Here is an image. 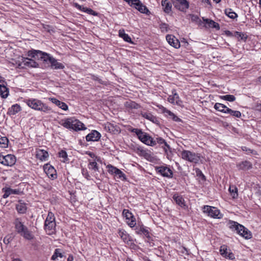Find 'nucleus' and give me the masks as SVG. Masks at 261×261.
<instances>
[{
    "label": "nucleus",
    "mask_w": 261,
    "mask_h": 261,
    "mask_svg": "<svg viewBox=\"0 0 261 261\" xmlns=\"http://www.w3.org/2000/svg\"><path fill=\"white\" fill-rule=\"evenodd\" d=\"M60 124L67 129H72L75 131L86 129L84 124L79 120L74 117L65 119L61 121Z\"/></svg>",
    "instance_id": "f257e3e1"
},
{
    "label": "nucleus",
    "mask_w": 261,
    "mask_h": 261,
    "mask_svg": "<svg viewBox=\"0 0 261 261\" xmlns=\"http://www.w3.org/2000/svg\"><path fill=\"white\" fill-rule=\"evenodd\" d=\"M24 102L30 108L37 111L48 113L51 110V109L49 107L38 99H25Z\"/></svg>",
    "instance_id": "f03ea898"
},
{
    "label": "nucleus",
    "mask_w": 261,
    "mask_h": 261,
    "mask_svg": "<svg viewBox=\"0 0 261 261\" xmlns=\"http://www.w3.org/2000/svg\"><path fill=\"white\" fill-rule=\"evenodd\" d=\"M13 223L15 226V229L18 233L28 240H31L33 239V235L29 230L27 227L21 222L20 218H16Z\"/></svg>",
    "instance_id": "7ed1b4c3"
},
{
    "label": "nucleus",
    "mask_w": 261,
    "mask_h": 261,
    "mask_svg": "<svg viewBox=\"0 0 261 261\" xmlns=\"http://www.w3.org/2000/svg\"><path fill=\"white\" fill-rule=\"evenodd\" d=\"M132 132L135 133L138 139L147 145L153 146L155 145V141L147 133L143 132L140 129L133 128Z\"/></svg>",
    "instance_id": "20e7f679"
},
{
    "label": "nucleus",
    "mask_w": 261,
    "mask_h": 261,
    "mask_svg": "<svg viewBox=\"0 0 261 261\" xmlns=\"http://www.w3.org/2000/svg\"><path fill=\"white\" fill-rule=\"evenodd\" d=\"M181 157L186 161L194 163H197L200 160V156L198 154L189 150H183L181 152Z\"/></svg>",
    "instance_id": "39448f33"
},
{
    "label": "nucleus",
    "mask_w": 261,
    "mask_h": 261,
    "mask_svg": "<svg viewBox=\"0 0 261 261\" xmlns=\"http://www.w3.org/2000/svg\"><path fill=\"white\" fill-rule=\"evenodd\" d=\"M56 227L55 218L54 214L49 212L47 218L45 221L44 228L45 230H48L53 232Z\"/></svg>",
    "instance_id": "423d86ee"
},
{
    "label": "nucleus",
    "mask_w": 261,
    "mask_h": 261,
    "mask_svg": "<svg viewBox=\"0 0 261 261\" xmlns=\"http://www.w3.org/2000/svg\"><path fill=\"white\" fill-rule=\"evenodd\" d=\"M203 212L214 218L220 219L222 217V215L220 213V211L215 207L204 205L203 207Z\"/></svg>",
    "instance_id": "0eeeda50"
},
{
    "label": "nucleus",
    "mask_w": 261,
    "mask_h": 261,
    "mask_svg": "<svg viewBox=\"0 0 261 261\" xmlns=\"http://www.w3.org/2000/svg\"><path fill=\"white\" fill-rule=\"evenodd\" d=\"M16 158L14 155L7 154L3 155L0 154V163L7 166H12L16 163Z\"/></svg>",
    "instance_id": "6e6552de"
},
{
    "label": "nucleus",
    "mask_w": 261,
    "mask_h": 261,
    "mask_svg": "<svg viewBox=\"0 0 261 261\" xmlns=\"http://www.w3.org/2000/svg\"><path fill=\"white\" fill-rule=\"evenodd\" d=\"M174 7L180 11L184 12L189 7L187 0H171Z\"/></svg>",
    "instance_id": "1a4fd4ad"
},
{
    "label": "nucleus",
    "mask_w": 261,
    "mask_h": 261,
    "mask_svg": "<svg viewBox=\"0 0 261 261\" xmlns=\"http://www.w3.org/2000/svg\"><path fill=\"white\" fill-rule=\"evenodd\" d=\"M168 101L172 104H176L178 106L183 107L182 101L179 98L175 90L172 91V95L169 96Z\"/></svg>",
    "instance_id": "9d476101"
},
{
    "label": "nucleus",
    "mask_w": 261,
    "mask_h": 261,
    "mask_svg": "<svg viewBox=\"0 0 261 261\" xmlns=\"http://www.w3.org/2000/svg\"><path fill=\"white\" fill-rule=\"evenodd\" d=\"M156 170L158 171L162 176L171 178L173 175V172L170 168L167 166H161L156 167Z\"/></svg>",
    "instance_id": "9b49d317"
},
{
    "label": "nucleus",
    "mask_w": 261,
    "mask_h": 261,
    "mask_svg": "<svg viewBox=\"0 0 261 261\" xmlns=\"http://www.w3.org/2000/svg\"><path fill=\"white\" fill-rule=\"evenodd\" d=\"M123 215L125 217L126 219L127 220V223L130 227H133L135 226L136 219L128 210H124L122 212Z\"/></svg>",
    "instance_id": "f8f14e48"
},
{
    "label": "nucleus",
    "mask_w": 261,
    "mask_h": 261,
    "mask_svg": "<svg viewBox=\"0 0 261 261\" xmlns=\"http://www.w3.org/2000/svg\"><path fill=\"white\" fill-rule=\"evenodd\" d=\"M44 171L50 178L55 179L57 178L56 171L50 165L46 164L43 167Z\"/></svg>",
    "instance_id": "ddd939ff"
},
{
    "label": "nucleus",
    "mask_w": 261,
    "mask_h": 261,
    "mask_svg": "<svg viewBox=\"0 0 261 261\" xmlns=\"http://www.w3.org/2000/svg\"><path fill=\"white\" fill-rule=\"evenodd\" d=\"M2 191V192L4 193L3 196L4 198H7L12 194L19 195L21 193V192L19 189H12L10 187H7L3 188Z\"/></svg>",
    "instance_id": "4468645a"
},
{
    "label": "nucleus",
    "mask_w": 261,
    "mask_h": 261,
    "mask_svg": "<svg viewBox=\"0 0 261 261\" xmlns=\"http://www.w3.org/2000/svg\"><path fill=\"white\" fill-rule=\"evenodd\" d=\"M101 137L100 134L95 130H93L86 137L87 141H97Z\"/></svg>",
    "instance_id": "2eb2a0df"
},
{
    "label": "nucleus",
    "mask_w": 261,
    "mask_h": 261,
    "mask_svg": "<svg viewBox=\"0 0 261 261\" xmlns=\"http://www.w3.org/2000/svg\"><path fill=\"white\" fill-rule=\"evenodd\" d=\"M228 227L233 231L240 232L242 229H244V226L238 223L237 222L230 220L228 223Z\"/></svg>",
    "instance_id": "dca6fc26"
},
{
    "label": "nucleus",
    "mask_w": 261,
    "mask_h": 261,
    "mask_svg": "<svg viewBox=\"0 0 261 261\" xmlns=\"http://www.w3.org/2000/svg\"><path fill=\"white\" fill-rule=\"evenodd\" d=\"M4 79L0 76V95L3 98H6L8 95V89L5 86Z\"/></svg>",
    "instance_id": "f3484780"
},
{
    "label": "nucleus",
    "mask_w": 261,
    "mask_h": 261,
    "mask_svg": "<svg viewBox=\"0 0 261 261\" xmlns=\"http://www.w3.org/2000/svg\"><path fill=\"white\" fill-rule=\"evenodd\" d=\"M166 40L168 43L172 46L178 48L180 47V43L175 36L172 35H167L166 36Z\"/></svg>",
    "instance_id": "a211bd4d"
},
{
    "label": "nucleus",
    "mask_w": 261,
    "mask_h": 261,
    "mask_svg": "<svg viewBox=\"0 0 261 261\" xmlns=\"http://www.w3.org/2000/svg\"><path fill=\"white\" fill-rule=\"evenodd\" d=\"M172 198L176 203L181 207L184 208V209L187 208V206L185 204V201L181 195H179L177 193H175L173 195Z\"/></svg>",
    "instance_id": "6ab92c4d"
},
{
    "label": "nucleus",
    "mask_w": 261,
    "mask_h": 261,
    "mask_svg": "<svg viewBox=\"0 0 261 261\" xmlns=\"http://www.w3.org/2000/svg\"><path fill=\"white\" fill-rule=\"evenodd\" d=\"M16 210L18 214H25L27 210L26 204L22 200H19L18 203L16 204Z\"/></svg>",
    "instance_id": "aec40b11"
},
{
    "label": "nucleus",
    "mask_w": 261,
    "mask_h": 261,
    "mask_svg": "<svg viewBox=\"0 0 261 261\" xmlns=\"http://www.w3.org/2000/svg\"><path fill=\"white\" fill-rule=\"evenodd\" d=\"M160 109H161L162 110L163 113H165L166 116H169V118L172 119L173 120H174L176 122L181 121V119L180 118H179L177 116H176L172 112L168 110V109L164 108V107L162 106L161 108V107L160 108Z\"/></svg>",
    "instance_id": "412c9836"
},
{
    "label": "nucleus",
    "mask_w": 261,
    "mask_h": 261,
    "mask_svg": "<svg viewBox=\"0 0 261 261\" xmlns=\"http://www.w3.org/2000/svg\"><path fill=\"white\" fill-rule=\"evenodd\" d=\"M73 6L74 7H75V8H76L77 9H79L82 11L86 12L89 14H91V15H92L94 16H95L97 15V13L95 11H94L93 10H92L91 9L88 8L86 7H84L80 5L79 4H78L76 3H74L73 4Z\"/></svg>",
    "instance_id": "4be33fe9"
},
{
    "label": "nucleus",
    "mask_w": 261,
    "mask_h": 261,
    "mask_svg": "<svg viewBox=\"0 0 261 261\" xmlns=\"http://www.w3.org/2000/svg\"><path fill=\"white\" fill-rule=\"evenodd\" d=\"M155 141V144L156 143H158L159 144H164V146H163L162 147L163 148L166 153L167 155H168V151H169L170 152H171V151H170L171 148H170V146L165 141V140L161 137H159V138H157Z\"/></svg>",
    "instance_id": "5701e85b"
},
{
    "label": "nucleus",
    "mask_w": 261,
    "mask_h": 261,
    "mask_svg": "<svg viewBox=\"0 0 261 261\" xmlns=\"http://www.w3.org/2000/svg\"><path fill=\"white\" fill-rule=\"evenodd\" d=\"M44 52L39 50H32L28 51V56L37 59H42Z\"/></svg>",
    "instance_id": "b1692460"
},
{
    "label": "nucleus",
    "mask_w": 261,
    "mask_h": 261,
    "mask_svg": "<svg viewBox=\"0 0 261 261\" xmlns=\"http://www.w3.org/2000/svg\"><path fill=\"white\" fill-rule=\"evenodd\" d=\"M36 156L41 161H46L48 157V153L44 150L38 149L36 152Z\"/></svg>",
    "instance_id": "393cba45"
},
{
    "label": "nucleus",
    "mask_w": 261,
    "mask_h": 261,
    "mask_svg": "<svg viewBox=\"0 0 261 261\" xmlns=\"http://www.w3.org/2000/svg\"><path fill=\"white\" fill-rule=\"evenodd\" d=\"M21 110V108L20 105L16 103L12 105L11 107L9 109L7 114L9 115H14Z\"/></svg>",
    "instance_id": "a878e982"
},
{
    "label": "nucleus",
    "mask_w": 261,
    "mask_h": 261,
    "mask_svg": "<svg viewBox=\"0 0 261 261\" xmlns=\"http://www.w3.org/2000/svg\"><path fill=\"white\" fill-rule=\"evenodd\" d=\"M237 166L240 170H246L252 167V164L250 162L245 161L238 164Z\"/></svg>",
    "instance_id": "bb28decb"
},
{
    "label": "nucleus",
    "mask_w": 261,
    "mask_h": 261,
    "mask_svg": "<svg viewBox=\"0 0 261 261\" xmlns=\"http://www.w3.org/2000/svg\"><path fill=\"white\" fill-rule=\"evenodd\" d=\"M49 99L53 103H55L62 110L66 111L68 109V106L65 102L60 101L55 98H50Z\"/></svg>",
    "instance_id": "cd10ccee"
},
{
    "label": "nucleus",
    "mask_w": 261,
    "mask_h": 261,
    "mask_svg": "<svg viewBox=\"0 0 261 261\" xmlns=\"http://www.w3.org/2000/svg\"><path fill=\"white\" fill-rule=\"evenodd\" d=\"M162 6L166 13L169 14L171 11L172 5L168 0H162Z\"/></svg>",
    "instance_id": "c85d7f7f"
},
{
    "label": "nucleus",
    "mask_w": 261,
    "mask_h": 261,
    "mask_svg": "<svg viewBox=\"0 0 261 261\" xmlns=\"http://www.w3.org/2000/svg\"><path fill=\"white\" fill-rule=\"evenodd\" d=\"M203 20L208 25L209 27L216 29L217 30H220V26L218 23L208 18H203Z\"/></svg>",
    "instance_id": "c756f323"
},
{
    "label": "nucleus",
    "mask_w": 261,
    "mask_h": 261,
    "mask_svg": "<svg viewBox=\"0 0 261 261\" xmlns=\"http://www.w3.org/2000/svg\"><path fill=\"white\" fill-rule=\"evenodd\" d=\"M50 63L51 64V67L55 69H62L65 67L62 63L58 62L54 58H53Z\"/></svg>",
    "instance_id": "7c9ffc66"
},
{
    "label": "nucleus",
    "mask_w": 261,
    "mask_h": 261,
    "mask_svg": "<svg viewBox=\"0 0 261 261\" xmlns=\"http://www.w3.org/2000/svg\"><path fill=\"white\" fill-rule=\"evenodd\" d=\"M238 234L244 238L246 239H249L252 237V234L247 228L244 226V229H242L240 232H238Z\"/></svg>",
    "instance_id": "2f4dec72"
},
{
    "label": "nucleus",
    "mask_w": 261,
    "mask_h": 261,
    "mask_svg": "<svg viewBox=\"0 0 261 261\" xmlns=\"http://www.w3.org/2000/svg\"><path fill=\"white\" fill-rule=\"evenodd\" d=\"M238 234L244 238L246 239H249L252 237V234L247 228L244 226V229H242L240 232H238Z\"/></svg>",
    "instance_id": "473e14b6"
},
{
    "label": "nucleus",
    "mask_w": 261,
    "mask_h": 261,
    "mask_svg": "<svg viewBox=\"0 0 261 261\" xmlns=\"http://www.w3.org/2000/svg\"><path fill=\"white\" fill-rule=\"evenodd\" d=\"M119 236L123 240L124 242L128 243L130 241L129 235L126 231L123 229H120L118 231Z\"/></svg>",
    "instance_id": "72a5a7b5"
},
{
    "label": "nucleus",
    "mask_w": 261,
    "mask_h": 261,
    "mask_svg": "<svg viewBox=\"0 0 261 261\" xmlns=\"http://www.w3.org/2000/svg\"><path fill=\"white\" fill-rule=\"evenodd\" d=\"M214 108L218 111L226 113V109H229L225 105L220 103H216L214 106Z\"/></svg>",
    "instance_id": "f704fd0d"
},
{
    "label": "nucleus",
    "mask_w": 261,
    "mask_h": 261,
    "mask_svg": "<svg viewBox=\"0 0 261 261\" xmlns=\"http://www.w3.org/2000/svg\"><path fill=\"white\" fill-rule=\"evenodd\" d=\"M224 12L225 14L231 19H234L238 17V14L230 8L225 9Z\"/></svg>",
    "instance_id": "c9c22d12"
},
{
    "label": "nucleus",
    "mask_w": 261,
    "mask_h": 261,
    "mask_svg": "<svg viewBox=\"0 0 261 261\" xmlns=\"http://www.w3.org/2000/svg\"><path fill=\"white\" fill-rule=\"evenodd\" d=\"M135 8L142 13L147 14L148 12H149L147 7L144 6L141 2L139 3L138 6H136Z\"/></svg>",
    "instance_id": "e433bc0d"
},
{
    "label": "nucleus",
    "mask_w": 261,
    "mask_h": 261,
    "mask_svg": "<svg viewBox=\"0 0 261 261\" xmlns=\"http://www.w3.org/2000/svg\"><path fill=\"white\" fill-rule=\"evenodd\" d=\"M141 114H142V116L144 118H146V119H148V120H150V121H152L153 122H154L155 121H156V117L153 116L150 113L145 112V113H143Z\"/></svg>",
    "instance_id": "4c0bfd02"
},
{
    "label": "nucleus",
    "mask_w": 261,
    "mask_h": 261,
    "mask_svg": "<svg viewBox=\"0 0 261 261\" xmlns=\"http://www.w3.org/2000/svg\"><path fill=\"white\" fill-rule=\"evenodd\" d=\"M119 35L120 37L123 38L125 41L127 42H130L132 41L130 37L127 34L125 33L123 30H119Z\"/></svg>",
    "instance_id": "58836bf2"
},
{
    "label": "nucleus",
    "mask_w": 261,
    "mask_h": 261,
    "mask_svg": "<svg viewBox=\"0 0 261 261\" xmlns=\"http://www.w3.org/2000/svg\"><path fill=\"white\" fill-rule=\"evenodd\" d=\"M125 106L126 108L134 109H137L139 108V105L136 102L133 101H126L125 103Z\"/></svg>",
    "instance_id": "ea45409f"
},
{
    "label": "nucleus",
    "mask_w": 261,
    "mask_h": 261,
    "mask_svg": "<svg viewBox=\"0 0 261 261\" xmlns=\"http://www.w3.org/2000/svg\"><path fill=\"white\" fill-rule=\"evenodd\" d=\"M23 62L25 65H27L29 67H36L38 65V64L34 60H32L28 58H26L23 61Z\"/></svg>",
    "instance_id": "a19ab883"
},
{
    "label": "nucleus",
    "mask_w": 261,
    "mask_h": 261,
    "mask_svg": "<svg viewBox=\"0 0 261 261\" xmlns=\"http://www.w3.org/2000/svg\"><path fill=\"white\" fill-rule=\"evenodd\" d=\"M226 113L229 114L231 116L240 118L241 117V113L239 111H233L230 109H226Z\"/></svg>",
    "instance_id": "79ce46f5"
},
{
    "label": "nucleus",
    "mask_w": 261,
    "mask_h": 261,
    "mask_svg": "<svg viewBox=\"0 0 261 261\" xmlns=\"http://www.w3.org/2000/svg\"><path fill=\"white\" fill-rule=\"evenodd\" d=\"M136 232L138 234H144L147 238H150L149 231L143 227H140L139 229L136 230Z\"/></svg>",
    "instance_id": "37998d69"
},
{
    "label": "nucleus",
    "mask_w": 261,
    "mask_h": 261,
    "mask_svg": "<svg viewBox=\"0 0 261 261\" xmlns=\"http://www.w3.org/2000/svg\"><path fill=\"white\" fill-rule=\"evenodd\" d=\"M58 257H60V258H62L63 257V254L61 252V250L58 248L55 249V252L51 257V259L55 260Z\"/></svg>",
    "instance_id": "c03bdc74"
},
{
    "label": "nucleus",
    "mask_w": 261,
    "mask_h": 261,
    "mask_svg": "<svg viewBox=\"0 0 261 261\" xmlns=\"http://www.w3.org/2000/svg\"><path fill=\"white\" fill-rule=\"evenodd\" d=\"M8 139L5 137H2L0 138V147L2 148H7L8 145Z\"/></svg>",
    "instance_id": "a18cd8bd"
},
{
    "label": "nucleus",
    "mask_w": 261,
    "mask_h": 261,
    "mask_svg": "<svg viewBox=\"0 0 261 261\" xmlns=\"http://www.w3.org/2000/svg\"><path fill=\"white\" fill-rule=\"evenodd\" d=\"M88 168L94 171H99V168L96 162H90L88 164Z\"/></svg>",
    "instance_id": "49530a36"
},
{
    "label": "nucleus",
    "mask_w": 261,
    "mask_h": 261,
    "mask_svg": "<svg viewBox=\"0 0 261 261\" xmlns=\"http://www.w3.org/2000/svg\"><path fill=\"white\" fill-rule=\"evenodd\" d=\"M220 98L222 99L227 100L228 101H233L236 100V97L233 95H222L220 96Z\"/></svg>",
    "instance_id": "de8ad7c7"
},
{
    "label": "nucleus",
    "mask_w": 261,
    "mask_h": 261,
    "mask_svg": "<svg viewBox=\"0 0 261 261\" xmlns=\"http://www.w3.org/2000/svg\"><path fill=\"white\" fill-rule=\"evenodd\" d=\"M220 252L221 255L223 257H226L228 254L227 246L225 245H222L220 247Z\"/></svg>",
    "instance_id": "09e8293b"
},
{
    "label": "nucleus",
    "mask_w": 261,
    "mask_h": 261,
    "mask_svg": "<svg viewBox=\"0 0 261 261\" xmlns=\"http://www.w3.org/2000/svg\"><path fill=\"white\" fill-rule=\"evenodd\" d=\"M229 191L233 198H235L238 196V189L236 187H230Z\"/></svg>",
    "instance_id": "8fccbe9b"
},
{
    "label": "nucleus",
    "mask_w": 261,
    "mask_h": 261,
    "mask_svg": "<svg viewBox=\"0 0 261 261\" xmlns=\"http://www.w3.org/2000/svg\"><path fill=\"white\" fill-rule=\"evenodd\" d=\"M59 157L62 158V162H66L68 160V157L67 153L64 150H61L59 152Z\"/></svg>",
    "instance_id": "3c124183"
},
{
    "label": "nucleus",
    "mask_w": 261,
    "mask_h": 261,
    "mask_svg": "<svg viewBox=\"0 0 261 261\" xmlns=\"http://www.w3.org/2000/svg\"><path fill=\"white\" fill-rule=\"evenodd\" d=\"M13 239V237L12 234H7L4 239L3 242L7 245L9 244Z\"/></svg>",
    "instance_id": "603ef678"
},
{
    "label": "nucleus",
    "mask_w": 261,
    "mask_h": 261,
    "mask_svg": "<svg viewBox=\"0 0 261 261\" xmlns=\"http://www.w3.org/2000/svg\"><path fill=\"white\" fill-rule=\"evenodd\" d=\"M53 58H54V57L51 56L49 54L44 53V55L42 56V58L41 60L45 62L49 61V63H50Z\"/></svg>",
    "instance_id": "864d4df0"
},
{
    "label": "nucleus",
    "mask_w": 261,
    "mask_h": 261,
    "mask_svg": "<svg viewBox=\"0 0 261 261\" xmlns=\"http://www.w3.org/2000/svg\"><path fill=\"white\" fill-rule=\"evenodd\" d=\"M107 168L108 169V172L109 173L111 174H114L116 173L117 170L118 169L116 167L112 166V165H108L107 166Z\"/></svg>",
    "instance_id": "5fc2aeb1"
},
{
    "label": "nucleus",
    "mask_w": 261,
    "mask_h": 261,
    "mask_svg": "<svg viewBox=\"0 0 261 261\" xmlns=\"http://www.w3.org/2000/svg\"><path fill=\"white\" fill-rule=\"evenodd\" d=\"M235 34V36L238 38H240L241 40L245 41L247 38V36H245V35L241 32H236Z\"/></svg>",
    "instance_id": "6e6d98bb"
},
{
    "label": "nucleus",
    "mask_w": 261,
    "mask_h": 261,
    "mask_svg": "<svg viewBox=\"0 0 261 261\" xmlns=\"http://www.w3.org/2000/svg\"><path fill=\"white\" fill-rule=\"evenodd\" d=\"M160 28L162 32H167L168 31V25L165 23H162L160 25Z\"/></svg>",
    "instance_id": "4d7b16f0"
},
{
    "label": "nucleus",
    "mask_w": 261,
    "mask_h": 261,
    "mask_svg": "<svg viewBox=\"0 0 261 261\" xmlns=\"http://www.w3.org/2000/svg\"><path fill=\"white\" fill-rule=\"evenodd\" d=\"M116 175H118V177L120 179H125V174L119 169L117 170Z\"/></svg>",
    "instance_id": "13d9d810"
},
{
    "label": "nucleus",
    "mask_w": 261,
    "mask_h": 261,
    "mask_svg": "<svg viewBox=\"0 0 261 261\" xmlns=\"http://www.w3.org/2000/svg\"><path fill=\"white\" fill-rule=\"evenodd\" d=\"M82 173L86 178H87V179H89L90 176L86 169L83 168L82 169Z\"/></svg>",
    "instance_id": "bf43d9fd"
},
{
    "label": "nucleus",
    "mask_w": 261,
    "mask_h": 261,
    "mask_svg": "<svg viewBox=\"0 0 261 261\" xmlns=\"http://www.w3.org/2000/svg\"><path fill=\"white\" fill-rule=\"evenodd\" d=\"M226 258H228L230 259H234V255L231 252H229L226 256Z\"/></svg>",
    "instance_id": "052dcab7"
},
{
    "label": "nucleus",
    "mask_w": 261,
    "mask_h": 261,
    "mask_svg": "<svg viewBox=\"0 0 261 261\" xmlns=\"http://www.w3.org/2000/svg\"><path fill=\"white\" fill-rule=\"evenodd\" d=\"M191 19L192 21H196L198 19H199V17L196 15H192L191 16Z\"/></svg>",
    "instance_id": "680f3d73"
},
{
    "label": "nucleus",
    "mask_w": 261,
    "mask_h": 261,
    "mask_svg": "<svg viewBox=\"0 0 261 261\" xmlns=\"http://www.w3.org/2000/svg\"><path fill=\"white\" fill-rule=\"evenodd\" d=\"M87 154L91 158H94L95 156V154L91 152L87 153Z\"/></svg>",
    "instance_id": "e2e57ef3"
},
{
    "label": "nucleus",
    "mask_w": 261,
    "mask_h": 261,
    "mask_svg": "<svg viewBox=\"0 0 261 261\" xmlns=\"http://www.w3.org/2000/svg\"><path fill=\"white\" fill-rule=\"evenodd\" d=\"M73 257L72 256H69L67 258V261H73Z\"/></svg>",
    "instance_id": "0e129e2a"
},
{
    "label": "nucleus",
    "mask_w": 261,
    "mask_h": 261,
    "mask_svg": "<svg viewBox=\"0 0 261 261\" xmlns=\"http://www.w3.org/2000/svg\"><path fill=\"white\" fill-rule=\"evenodd\" d=\"M226 34L227 35H230L231 34V33L230 31H227L226 32Z\"/></svg>",
    "instance_id": "69168bd1"
},
{
    "label": "nucleus",
    "mask_w": 261,
    "mask_h": 261,
    "mask_svg": "<svg viewBox=\"0 0 261 261\" xmlns=\"http://www.w3.org/2000/svg\"><path fill=\"white\" fill-rule=\"evenodd\" d=\"M214 2H215L216 3H220L221 0H213Z\"/></svg>",
    "instance_id": "338daca9"
},
{
    "label": "nucleus",
    "mask_w": 261,
    "mask_h": 261,
    "mask_svg": "<svg viewBox=\"0 0 261 261\" xmlns=\"http://www.w3.org/2000/svg\"><path fill=\"white\" fill-rule=\"evenodd\" d=\"M126 261H134L131 258H128L127 259H126Z\"/></svg>",
    "instance_id": "774afa93"
}]
</instances>
